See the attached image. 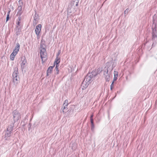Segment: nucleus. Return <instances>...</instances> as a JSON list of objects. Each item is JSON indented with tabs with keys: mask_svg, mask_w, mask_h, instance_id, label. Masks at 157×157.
<instances>
[{
	"mask_svg": "<svg viewBox=\"0 0 157 157\" xmlns=\"http://www.w3.org/2000/svg\"><path fill=\"white\" fill-rule=\"evenodd\" d=\"M71 11L70 10V9L69 8H68L67 10L68 14L69 13H71Z\"/></svg>",
	"mask_w": 157,
	"mask_h": 157,
	"instance_id": "nucleus-28",
	"label": "nucleus"
},
{
	"mask_svg": "<svg viewBox=\"0 0 157 157\" xmlns=\"http://www.w3.org/2000/svg\"><path fill=\"white\" fill-rule=\"evenodd\" d=\"M93 114H92L91 115V116L90 117V121H91V122H92V121H93Z\"/></svg>",
	"mask_w": 157,
	"mask_h": 157,
	"instance_id": "nucleus-23",
	"label": "nucleus"
},
{
	"mask_svg": "<svg viewBox=\"0 0 157 157\" xmlns=\"http://www.w3.org/2000/svg\"><path fill=\"white\" fill-rule=\"evenodd\" d=\"M129 9L128 8H127L124 11V14H127L128 12Z\"/></svg>",
	"mask_w": 157,
	"mask_h": 157,
	"instance_id": "nucleus-20",
	"label": "nucleus"
},
{
	"mask_svg": "<svg viewBox=\"0 0 157 157\" xmlns=\"http://www.w3.org/2000/svg\"><path fill=\"white\" fill-rule=\"evenodd\" d=\"M17 10L18 11L17 12V14L19 16L21 15L22 12V6H19L17 8Z\"/></svg>",
	"mask_w": 157,
	"mask_h": 157,
	"instance_id": "nucleus-12",
	"label": "nucleus"
},
{
	"mask_svg": "<svg viewBox=\"0 0 157 157\" xmlns=\"http://www.w3.org/2000/svg\"><path fill=\"white\" fill-rule=\"evenodd\" d=\"M60 62V57H56L55 61L54 62V64H56V67H58L59 66V63Z\"/></svg>",
	"mask_w": 157,
	"mask_h": 157,
	"instance_id": "nucleus-13",
	"label": "nucleus"
},
{
	"mask_svg": "<svg viewBox=\"0 0 157 157\" xmlns=\"http://www.w3.org/2000/svg\"><path fill=\"white\" fill-rule=\"evenodd\" d=\"M156 25L154 24V28H152V39L155 40L157 39V32L155 28Z\"/></svg>",
	"mask_w": 157,
	"mask_h": 157,
	"instance_id": "nucleus-6",
	"label": "nucleus"
},
{
	"mask_svg": "<svg viewBox=\"0 0 157 157\" xmlns=\"http://www.w3.org/2000/svg\"><path fill=\"white\" fill-rule=\"evenodd\" d=\"M10 11H9L7 13V17H6V21H7L9 20V14H10Z\"/></svg>",
	"mask_w": 157,
	"mask_h": 157,
	"instance_id": "nucleus-18",
	"label": "nucleus"
},
{
	"mask_svg": "<svg viewBox=\"0 0 157 157\" xmlns=\"http://www.w3.org/2000/svg\"><path fill=\"white\" fill-rule=\"evenodd\" d=\"M14 123L20 120L21 119V114L16 110H14L12 112Z\"/></svg>",
	"mask_w": 157,
	"mask_h": 157,
	"instance_id": "nucleus-3",
	"label": "nucleus"
},
{
	"mask_svg": "<svg viewBox=\"0 0 157 157\" xmlns=\"http://www.w3.org/2000/svg\"><path fill=\"white\" fill-rule=\"evenodd\" d=\"M113 83H114V82H112V83L111 85V87H110V89L111 90H112L113 89Z\"/></svg>",
	"mask_w": 157,
	"mask_h": 157,
	"instance_id": "nucleus-26",
	"label": "nucleus"
},
{
	"mask_svg": "<svg viewBox=\"0 0 157 157\" xmlns=\"http://www.w3.org/2000/svg\"><path fill=\"white\" fill-rule=\"evenodd\" d=\"M42 26L40 24H39L36 27L35 32L37 37L40 36V34L41 31Z\"/></svg>",
	"mask_w": 157,
	"mask_h": 157,
	"instance_id": "nucleus-5",
	"label": "nucleus"
},
{
	"mask_svg": "<svg viewBox=\"0 0 157 157\" xmlns=\"http://www.w3.org/2000/svg\"><path fill=\"white\" fill-rule=\"evenodd\" d=\"M63 113H64L65 112V111H64V110L66 108H67V106H65V105H63Z\"/></svg>",
	"mask_w": 157,
	"mask_h": 157,
	"instance_id": "nucleus-25",
	"label": "nucleus"
},
{
	"mask_svg": "<svg viewBox=\"0 0 157 157\" xmlns=\"http://www.w3.org/2000/svg\"><path fill=\"white\" fill-rule=\"evenodd\" d=\"M19 49L20 44L19 43H17L15 49L13 50V52H14L15 53L17 54L19 51Z\"/></svg>",
	"mask_w": 157,
	"mask_h": 157,
	"instance_id": "nucleus-8",
	"label": "nucleus"
},
{
	"mask_svg": "<svg viewBox=\"0 0 157 157\" xmlns=\"http://www.w3.org/2000/svg\"><path fill=\"white\" fill-rule=\"evenodd\" d=\"M92 76L91 75H87L85 77L84 81L83 82L82 86H84V85L85 84V83L89 84L91 82V81L92 79Z\"/></svg>",
	"mask_w": 157,
	"mask_h": 157,
	"instance_id": "nucleus-4",
	"label": "nucleus"
},
{
	"mask_svg": "<svg viewBox=\"0 0 157 157\" xmlns=\"http://www.w3.org/2000/svg\"><path fill=\"white\" fill-rule=\"evenodd\" d=\"M68 101L67 100H66L63 103V105H65V106H67L68 105Z\"/></svg>",
	"mask_w": 157,
	"mask_h": 157,
	"instance_id": "nucleus-17",
	"label": "nucleus"
},
{
	"mask_svg": "<svg viewBox=\"0 0 157 157\" xmlns=\"http://www.w3.org/2000/svg\"><path fill=\"white\" fill-rule=\"evenodd\" d=\"M14 123H13V124H10L7 128V131L12 132L13 130V128Z\"/></svg>",
	"mask_w": 157,
	"mask_h": 157,
	"instance_id": "nucleus-11",
	"label": "nucleus"
},
{
	"mask_svg": "<svg viewBox=\"0 0 157 157\" xmlns=\"http://www.w3.org/2000/svg\"><path fill=\"white\" fill-rule=\"evenodd\" d=\"M20 20H19V21H18L17 22V25H19V24H20Z\"/></svg>",
	"mask_w": 157,
	"mask_h": 157,
	"instance_id": "nucleus-30",
	"label": "nucleus"
},
{
	"mask_svg": "<svg viewBox=\"0 0 157 157\" xmlns=\"http://www.w3.org/2000/svg\"><path fill=\"white\" fill-rule=\"evenodd\" d=\"M60 53V50H59L56 55V57H59V56Z\"/></svg>",
	"mask_w": 157,
	"mask_h": 157,
	"instance_id": "nucleus-27",
	"label": "nucleus"
},
{
	"mask_svg": "<svg viewBox=\"0 0 157 157\" xmlns=\"http://www.w3.org/2000/svg\"><path fill=\"white\" fill-rule=\"evenodd\" d=\"M56 71L55 72L56 74L57 75L59 74V70L58 69V67H56Z\"/></svg>",
	"mask_w": 157,
	"mask_h": 157,
	"instance_id": "nucleus-21",
	"label": "nucleus"
},
{
	"mask_svg": "<svg viewBox=\"0 0 157 157\" xmlns=\"http://www.w3.org/2000/svg\"><path fill=\"white\" fill-rule=\"evenodd\" d=\"M11 132H9L7 131V132H6L5 134L6 136L8 137H10L11 136Z\"/></svg>",
	"mask_w": 157,
	"mask_h": 157,
	"instance_id": "nucleus-15",
	"label": "nucleus"
},
{
	"mask_svg": "<svg viewBox=\"0 0 157 157\" xmlns=\"http://www.w3.org/2000/svg\"><path fill=\"white\" fill-rule=\"evenodd\" d=\"M108 70L107 68H105V71H104V77L106 79V80L107 81H109L110 78V75L108 73Z\"/></svg>",
	"mask_w": 157,
	"mask_h": 157,
	"instance_id": "nucleus-7",
	"label": "nucleus"
},
{
	"mask_svg": "<svg viewBox=\"0 0 157 157\" xmlns=\"http://www.w3.org/2000/svg\"><path fill=\"white\" fill-rule=\"evenodd\" d=\"M53 68V67L52 66H50L48 67L47 71V76L50 75L52 73V71Z\"/></svg>",
	"mask_w": 157,
	"mask_h": 157,
	"instance_id": "nucleus-10",
	"label": "nucleus"
},
{
	"mask_svg": "<svg viewBox=\"0 0 157 157\" xmlns=\"http://www.w3.org/2000/svg\"><path fill=\"white\" fill-rule=\"evenodd\" d=\"M118 72L117 71H114V76L115 77H117L118 76Z\"/></svg>",
	"mask_w": 157,
	"mask_h": 157,
	"instance_id": "nucleus-22",
	"label": "nucleus"
},
{
	"mask_svg": "<svg viewBox=\"0 0 157 157\" xmlns=\"http://www.w3.org/2000/svg\"><path fill=\"white\" fill-rule=\"evenodd\" d=\"M72 1L73 2H75L76 3V6H78L79 0H72Z\"/></svg>",
	"mask_w": 157,
	"mask_h": 157,
	"instance_id": "nucleus-19",
	"label": "nucleus"
},
{
	"mask_svg": "<svg viewBox=\"0 0 157 157\" xmlns=\"http://www.w3.org/2000/svg\"><path fill=\"white\" fill-rule=\"evenodd\" d=\"M117 79V77H115L114 76V78H113V82L114 81H115Z\"/></svg>",
	"mask_w": 157,
	"mask_h": 157,
	"instance_id": "nucleus-29",
	"label": "nucleus"
},
{
	"mask_svg": "<svg viewBox=\"0 0 157 157\" xmlns=\"http://www.w3.org/2000/svg\"><path fill=\"white\" fill-rule=\"evenodd\" d=\"M26 60L25 59H23L22 60V62L21 63V67L22 69H24L25 67V64L26 63Z\"/></svg>",
	"mask_w": 157,
	"mask_h": 157,
	"instance_id": "nucleus-9",
	"label": "nucleus"
},
{
	"mask_svg": "<svg viewBox=\"0 0 157 157\" xmlns=\"http://www.w3.org/2000/svg\"><path fill=\"white\" fill-rule=\"evenodd\" d=\"M17 54L15 53L14 52H12L10 55V59L12 60H13L14 59L15 56Z\"/></svg>",
	"mask_w": 157,
	"mask_h": 157,
	"instance_id": "nucleus-14",
	"label": "nucleus"
},
{
	"mask_svg": "<svg viewBox=\"0 0 157 157\" xmlns=\"http://www.w3.org/2000/svg\"><path fill=\"white\" fill-rule=\"evenodd\" d=\"M40 54L41 58L42 59L43 63L45 62L47 59V53L46 50L45 48L44 45H42L41 44L40 45Z\"/></svg>",
	"mask_w": 157,
	"mask_h": 157,
	"instance_id": "nucleus-1",
	"label": "nucleus"
},
{
	"mask_svg": "<svg viewBox=\"0 0 157 157\" xmlns=\"http://www.w3.org/2000/svg\"><path fill=\"white\" fill-rule=\"evenodd\" d=\"M91 129H93L94 127V124L93 121H92V123L91 122Z\"/></svg>",
	"mask_w": 157,
	"mask_h": 157,
	"instance_id": "nucleus-24",
	"label": "nucleus"
},
{
	"mask_svg": "<svg viewBox=\"0 0 157 157\" xmlns=\"http://www.w3.org/2000/svg\"><path fill=\"white\" fill-rule=\"evenodd\" d=\"M102 68H98L97 71V75L98 74H99L102 71Z\"/></svg>",
	"mask_w": 157,
	"mask_h": 157,
	"instance_id": "nucleus-16",
	"label": "nucleus"
},
{
	"mask_svg": "<svg viewBox=\"0 0 157 157\" xmlns=\"http://www.w3.org/2000/svg\"><path fill=\"white\" fill-rule=\"evenodd\" d=\"M18 69L16 67H15L12 75L13 81L15 86L17 85L20 82L19 78L18 75Z\"/></svg>",
	"mask_w": 157,
	"mask_h": 157,
	"instance_id": "nucleus-2",
	"label": "nucleus"
}]
</instances>
